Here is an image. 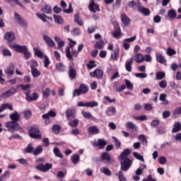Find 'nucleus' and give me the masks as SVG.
<instances>
[{"instance_id":"nucleus-18","label":"nucleus","mask_w":181,"mask_h":181,"mask_svg":"<svg viewBox=\"0 0 181 181\" xmlns=\"http://www.w3.org/2000/svg\"><path fill=\"white\" fill-rule=\"evenodd\" d=\"M101 160L104 163H111V156L107 152H103L101 155Z\"/></svg>"},{"instance_id":"nucleus-28","label":"nucleus","mask_w":181,"mask_h":181,"mask_svg":"<svg viewBox=\"0 0 181 181\" xmlns=\"http://www.w3.org/2000/svg\"><path fill=\"white\" fill-rule=\"evenodd\" d=\"M37 98H39L37 93L36 92H34L33 93H32V95H30L28 98H25V100L29 103H31V101H37Z\"/></svg>"},{"instance_id":"nucleus-15","label":"nucleus","mask_w":181,"mask_h":181,"mask_svg":"<svg viewBox=\"0 0 181 181\" xmlns=\"http://www.w3.org/2000/svg\"><path fill=\"white\" fill-rule=\"evenodd\" d=\"M15 93H16V89L15 88H11L6 92L1 93L0 98H8V97H11V95H13Z\"/></svg>"},{"instance_id":"nucleus-42","label":"nucleus","mask_w":181,"mask_h":181,"mask_svg":"<svg viewBox=\"0 0 181 181\" xmlns=\"http://www.w3.org/2000/svg\"><path fill=\"white\" fill-rule=\"evenodd\" d=\"M53 152H54L55 156H57V158H61L62 159L63 154H62V153L60 152V149H59V148H57V147L54 148Z\"/></svg>"},{"instance_id":"nucleus-19","label":"nucleus","mask_w":181,"mask_h":181,"mask_svg":"<svg viewBox=\"0 0 181 181\" xmlns=\"http://www.w3.org/2000/svg\"><path fill=\"white\" fill-rule=\"evenodd\" d=\"M131 155V150L129 148L124 149L119 156V159H129L128 156Z\"/></svg>"},{"instance_id":"nucleus-57","label":"nucleus","mask_w":181,"mask_h":181,"mask_svg":"<svg viewBox=\"0 0 181 181\" xmlns=\"http://www.w3.org/2000/svg\"><path fill=\"white\" fill-rule=\"evenodd\" d=\"M81 114H82L83 117H84V118H87L88 119L93 118V115H91V113H90L88 112L82 111Z\"/></svg>"},{"instance_id":"nucleus-56","label":"nucleus","mask_w":181,"mask_h":181,"mask_svg":"<svg viewBox=\"0 0 181 181\" xmlns=\"http://www.w3.org/2000/svg\"><path fill=\"white\" fill-rule=\"evenodd\" d=\"M138 139L139 141H141V142H143V144H148V140L146 139V138L145 137V135L144 134H140L138 136Z\"/></svg>"},{"instance_id":"nucleus-44","label":"nucleus","mask_w":181,"mask_h":181,"mask_svg":"<svg viewBox=\"0 0 181 181\" xmlns=\"http://www.w3.org/2000/svg\"><path fill=\"white\" fill-rule=\"evenodd\" d=\"M124 81H125V86L127 90H134V84L131 83V81L128 79H124Z\"/></svg>"},{"instance_id":"nucleus-40","label":"nucleus","mask_w":181,"mask_h":181,"mask_svg":"<svg viewBox=\"0 0 181 181\" xmlns=\"http://www.w3.org/2000/svg\"><path fill=\"white\" fill-rule=\"evenodd\" d=\"M115 56V57H114ZM119 57V49H115L114 51V54H111L110 58L112 59V60H118Z\"/></svg>"},{"instance_id":"nucleus-55","label":"nucleus","mask_w":181,"mask_h":181,"mask_svg":"<svg viewBox=\"0 0 181 181\" xmlns=\"http://www.w3.org/2000/svg\"><path fill=\"white\" fill-rule=\"evenodd\" d=\"M36 16H37V18H39V19H40L41 21H42V22H47V18H46V14L43 13V15L40 14V13H36Z\"/></svg>"},{"instance_id":"nucleus-53","label":"nucleus","mask_w":181,"mask_h":181,"mask_svg":"<svg viewBox=\"0 0 181 181\" xmlns=\"http://www.w3.org/2000/svg\"><path fill=\"white\" fill-rule=\"evenodd\" d=\"M42 95L44 98H49V95H50V88H47L45 90H43Z\"/></svg>"},{"instance_id":"nucleus-46","label":"nucleus","mask_w":181,"mask_h":181,"mask_svg":"<svg viewBox=\"0 0 181 181\" xmlns=\"http://www.w3.org/2000/svg\"><path fill=\"white\" fill-rule=\"evenodd\" d=\"M78 125V119H75L70 122H69V126L71 127L72 128H77V126Z\"/></svg>"},{"instance_id":"nucleus-29","label":"nucleus","mask_w":181,"mask_h":181,"mask_svg":"<svg viewBox=\"0 0 181 181\" xmlns=\"http://www.w3.org/2000/svg\"><path fill=\"white\" fill-rule=\"evenodd\" d=\"M5 73L8 75H13L15 74V65L13 64H11L5 70Z\"/></svg>"},{"instance_id":"nucleus-31","label":"nucleus","mask_w":181,"mask_h":181,"mask_svg":"<svg viewBox=\"0 0 181 181\" xmlns=\"http://www.w3.org/2000/svg\"><path fill=\"white\" fill-rule=\"evenodd\" d=\"M56 70H57V71H59L60 73H63L66 71V66L62 62L58 63L56 65Z\"/></svg>"},{"instance_id":"nucleus-59","label":"nucleus","mask_w":181,"mask_h":181,"mask_svg":"<svg viewBox=\"0 0 181 181\" xmlns=\"http://www.w3.org/2000/svg\"><path fill=\"white\" fill-rule=\"evenodd\" d=\"M39 66V64L37 63V61L33 59L31 61V64L30 66L31 70L33 69H36V67H37Z\"/></svg>"},{"instance_id":"nucleus-3","label":"nucleus","mask_w":181,"mask_h":181,"mask_svg":"<svg viewBox=\"0 0 181 181\" xmlns=\"http://www.w3.org/2000/svg\"><path fill=\"white\" fill-rule=\"evenodd\" d=\"M6 128H8V130L10 132H15V131H22L23 128L19 126V123L16 122H8L6 123Z\"/></svg>"},{"instance_id":"nucleus-7","label":"nucleus","mask_w":181,"mask_h":181,"mask_svg":"<svg viewBox=\"0 0 181 181\" xmlns=\"http://www.w3.org/2000/svg\"><path fill=\"white\" fill-rule=\"evenodd\" d=\"M51 118H54L56 117V112H54L52 110H50L48 113L44 114L42 116V119H45V125H49V124L52 123Z\"/></svg>"},{"instance_id":"nucleus-20","label":"nucleus","mask_w":181,"mask_h":181,"mask_svg":"<svg viewBox=\"0 0 181 181\" xmlns=\"http://www.w3.org/2000/svg\"><path fill=\"white\" fill-rule=\"evenodd\" d=\"M134 63V58H130L127 61H126L125 63V69L127 71H129V73H131L132 71V64Z\"/></svg>"},{"instance_id":"nucleus-41","label":"nucleus","mask_w":181,"mask_h":181,"mask_svg":"<svg viewBox=\"0 0 181 181\" xmlns=\"http://www.w3.org/2000/svg\"><path fill=\"white\" fill-rule=\"evenodd\" d=\"M42 11L47 14L52 13V6L49 5H45L44 7L42 8Z\"/></svg>"},{"instance_id":"nucleus-14","label":"nucleus","mask_w":181,"mask_h":181,"mask_svg":"<svg viewBox=\"0 0 181 181\" xmlns=\"http://www.w3.org/2000/svg\"><path fill=\"white\" fill-rule=\"evenodd\" d=\"M93 146H98L99 149H104L107 145V141L103 139H98L97 141H93Z\"/></svg>"},{"instance_id":"nucleus-6","label":"nucleus","mask_w":181,"mask_h":181,"mask_svg":"<svg viewBox=\"0 0 181 181\" xmlns=\"http://www.w3.org/2000/svg\"><path fill=\"white\" fill-rule=\"evenodd\" d=\"M69 78L70 80H74L77 77V71L76 70V66H74V62H71L69 64Z\"/></svg>"},{"instance_id":"nucleus-1","label":"nucleus","mask_w":181,"mask_h":181,"mask_svg":"<svg viewBox=\"0 0 181 181\" xmlns=\"http://www.w3.org/2000/svg\"><path fill=\"white\" fill-rule=\"evenodd\" d=\"M121 165V170L123 172H127L129 170L131 165H132V161L129 158H119Z\"/></svg>"},{"instance_id":"nucleus-26","label":"nucleus","mask_w":181,"mask_h":181,"mask_svg":"<svg viewBox=\"0 0 181 181\" xmlns=\"http://www.w3.org/2000/svg\"><path fill=\"white\" fill-rule=\"evenodd\" d=\"M43 39L46 42L47 45L49 46V47H54V42L53 41V40H52V38H50V37L47 35H44Z\"/></svg>"},{"instance_id":"nucleus-24","label":"nucleus","mask_w":181,"mask_h":181,"mask_svg":"<svg viewBox=\"0 0 181 181\" xmlns=\"http://www.w3.org/2000/svg\"><path fill=\"white\" fill-rule=\"evenodd\" d=\"M10 119H11V122H18L19 121L21 116L17 112H14L13 114H11L9 115Z\"/></svg>"},{"instance_id":"nucleus-47","label":"nucleus","mask_w":181,"mask_h":181,"mask_svg":"<svg viewBox=\"0 0 181 181\" xmlns=\"http://www.w3.org/2000/svg\"><path fill=\"white\" fill-rule=\"evenodd\" d=\"M156 80H163V78H165V74L163 71H158L156 73Z\"/></svg>"},{"instance_id":"nucleus-13","label":"nucleus","mask_w":181,"mask_h":181,"mask_svg":"<svg viewBox=\"0 0 181 181\" xmlns=\"http://www.w3.org/2000/svg\"><path fill=\"white\" fill-rule=\"evenodd\" d=\"M141 2L138 1L137 6H138L139 12H140L141 13H143L144 16H149V15H151V10H149V8H148L141 6Z\"/></svg>"},{"instance_id":"nucleus-37","label":"nucleus","mask_w":181,"mask_h":181,"mask_svg":"<svg viewBox=\"0 0 181 181\" xmlns=\"http://www.w3.org/2000/svg\"><path fill=\"white\" fill-rule=\"evenodd\" d=\"M113 37H115V39H119L121 37V28H117L116 30L112 33Z\"/></svg>"},{"instance_id":"nucleus-52","label":"nucleus","mask_w":181,"mask_h":181,"mask_svg":"<svg viewBox=\"0 0 181 181\" xmlns=\"http://www.w3.org/2000/svg\"><path fill=\"white\" fill-rule=\"evenodd\" d=\"M117 176L118 177L119 181H127V178H125L124 176V173H122V171H119Z\"/></svg>"},{"instance_id":"nucleus-48","label":"nucleus","mask_w":181,"mask_h":181,"mask_svg":"<svg viewBox=\"0 0 181 181\" xmlns=\"http://www.w3.org/2000/svg\"><path fill=\"white\" fill-rule=\"evenodd\" d=\"M86 107H90V108H94V107H98V103L95 101H90L86 103Z\"/></svg>"},{"instance_id":"nucleus-58","label":"nucleus","mask_w":181,"mask_h":181,"mask_svg":"<svg viewBox=\"0 0 181 181\" xmlns=\"http://www.w3.org/2000/svg\"><path fill=\"white\" fill-rule=\"evenodd\" d=\"M50 64V59H49V57L47 56H45V59H44V67L47 69Z\"/></svg>"},{"instance_id":"nucleus-16","label":"nucleus","mask_w":181,"mask_h":181,"mask_svg":"<svg viewBox=\"0 0 181 181\" xmlns=\"http://www.w3.org/2000/svg\"><path fill=\"white\" fill-rule=\"evenodd\" d=\"M91 77H97V78H103L104 72L101 69H95L94 71L90 73Z\"/></svg>"},{"instance_id":"nucleus-2","label":"nucleus","mask_w":181,"mask_h":181,"mask_svg":"<svg viewBox=\"0 0 181 181\" xmlns=\"http://www.w3.org/2000/svg\"><path fill=\"white\" fill-rule=\"evenodd\" d=\"M88 93V86L81 83L78 89L74 90L73 97H79L81 94H87Z\"/></svg>"},{"instance_id":"nucleus-39","label":"nucleus","mask_w":181,"mask_h":181,"mask_svg":"<svg viewBox=\"0 0 181 181\" xmlns=\"http://www.w3.org/2000/svg\"><path fill=\"white\" fill-rule=\"evenodd\" d=\"M25 153H33L35 152V147L32 146V144H29L26 148H25Z\"/></svg>"},{"instance_id":"nucleus-10","label":"nucleus","mask_w":181,"mask_h":181,"mask_svg":"<svg viewBox=\"0 0 181 181\" xmlns=\"http://www.w3.org/2000/svg\"><path fill=\"white\" fill-rule=\"evenodd\" d=\"M4 39H6V41H8V47H10V45H15L12 44V42L16 39V36L15 35V33L12 31L7 32L4 35Z\"/></svg>"},{"instance_id":"nucleus-21","label":"nucleus","mask_w":181,"mask_h":181,"mask_svg":"<svg viewBox=\"0 0 181 181\" xmlns=\"http://www.w3.org/2000/svg\"><path fill=\"white\" fill-rule=\"evenodd\" d=\"M105 114L107 117H112V115L117 114V110L114 107H108L105 111Z\"/></svg>"},{"instance_id":"nucleus-45","label":"nucleus","mask_w":181,"mask_h":181,"mask_svg":"<svg viewBox=\"0 0 181 181\" xmlns=\"http://www.w3.org/2000/svg\"><path fill=\"white\" fill-rule=\"evenodd\" d=\"M168 15L170 19H175L176 18V11L170 9L168 11Z\"/></svg>"},{"instance_id":"nucleus-34","label":"nucleus","mask_w":181,"mask_h":181,"mask_svg":"<svg viewBox=\"0 0 181 181\" xmlns=\"http://www.w3.org/2000/svg\"><path fill=\"white\" fill-rule=\"evenodd\" d=\"M71 160L74 165H77L80 162V156L78 154H74L71 158Z\"/></svg>"},{"instance_id":"nucleus-64","label":"nucleus","mask_w":181,"mask_h":181,"mask_svg":"<svg viewBox=\"0 0 181 181\" xmlns=\"http://www.w3.org/2000/svg\"><path fill=\"white\" fill-rule=\"evenodd\" d=\"M142 181H156V179L152 178V175H148L147 178H144Z\"/></svg>"},{"instance_id":"nucleus-51","label":"nucleus","mask_w":181,"mask_h":181,"mask_svg":"<svg viewBox=\"0 0 181 181\" xmlns=\"http://www.w3.org/2000/svg\"><path fill=\"white\" fill-rule=\"evenodd\" d=\"M86 66L89 70H91L94 67H97V64H95V61H89V63L86 64Z\"/></svg>"},{"instance_id":"nucleus-8","label":"nucleus","mask_w":181,"mask_h":181,"mask_svg":"<svg viewBox=\"0 0 181 181\" xmlns=\"http://www.w3.org/2000/svg\"><path fill=\"white\" fill-rule=\"evenodd\" d=\"M14 21L18 23L20 26H23V28L28 26V21L16 12L14 13Z\"/></svg>"},{"instance_id":"nucleus-17","label":"nucleus","mask_w":181,"mask_h":181,"mask_svg":"<svg viewBox=\"0 0 181 181\" xmlns=\"http://www.w3.org/2000/svg\"><path fill=\"white\" fill-rule=\"evenodd\" d=\"M121 21L125 26H129V23H131V18H129L126 13H122L121 15Z\"/></svg>"},{"instance_id":"nucleus-12","label":"nucleus","mask_w":181,"mask_h":181,"mask_svg":"<svg viewBox=\"0 0 181 181\" xmlns=\"http://www.w3.org/2000/svg\"><path fill=\"white\" fill-rule=\"evenodd\" d=\"M88 9L90 11V12H93V13H95V12H100V5L95 4V1L94 0H91L90 3L88 5Z\"/></svg>"},{"instance_id":"nucleus-60","label":"nucleus","mask_w":181,"mask_h":181,"mask_svg":"<svg viewBox=\"0 0 181 181\" xmlns=\"http://www.w3.org/2000/svg\"><path fill=\"white\" fill-rule=\"evenodd\" d=\"M167 54H168V56H175V54H176V50L168 47L167 50Z\"/></svg>"},{"instance_id":"nucleus-5","label":"nucleus","mask_w":181,"mask_h":181,"mask_svg":"<svg viewBox=\"0 0 181 181\" xmlns=\"http://www.w3.org/2000/svg\"><path fill=\"white\" fill-rule=\"evenodd\" d=\"M70 43L69 47H66V57H67V59L69 60H74V58H73V56H71V51L70 50V49H71V50H73V47H74V46H76V45H77V42L74 40H73L72 39H69Z\"/></svg>"},{"instance_id":"nucleus-38","label":"nucleus","mask_w":181,"mask_h":181,"mask_svg":"<svg viewBox=\"0 0 181 181\" xmlns=\"http://www.w3.org/2000/svg\"><path fill=\"white\" fill-rule=\"evenodd\" d=\"M74 21L79 26H83V25H84V23H83V21H81V19L80 18V16L78 14H76L75 15V16H74Z\"/></svg>"},{"instance_id":"nucleus-54","label":"nucleus","mask_w":181,"mask_h":181,"mask_svg":"<svg viewBox=\"0 0 181 181\" xmlns=\"http://www.w3.org/2000/svg\"><path fill=\"white\" fill-rule=\"evenodd\" d=\"M52 129L53 132H54V134H59V132H60V129H61L60 125L54 124V126H52Z\"/></svg>"},{"instance_id":"nucleus-30","label":"nucleus","mask_w":181,"mask_h":181,"mask_svg":"<svg viewBox=\"0 0 181 181\" xmlns=\"http://www.w3.org/2000/svg\"><path fill=\"white\" fill-rule=\"evenodd\" d=\"M54 20L55 23H57L58 25H63V23H64L63 17L61 16H57L56 14H54Z\"/></svg>"},{"instance_id":"nucleus-33","label":"nucleus","mask_w":181,"mask_h":181,"mask_svg":"<svg viewBox=\"0 0 181 181\" xmlns=\"http://www.w3.org/2000/svg\"><path fill=\"white\" fill-rule=\"evenodd\" d=\"M31 74L34 78H37V77H40V71L37 70V68L31 69Z\"/></svg>"},{"instance_id":"nucleus-27","label":"nucleus","mask_w":181,"mask_h":181,"mask_svg":"<svg viewBox=\"0 0 181 181\" xmlns=\"http://www.w3.org/2000/svg\"><path fill=\"white\" fill-rule=\"evenodd\" d=\"M88 132L89 134H91V135H97L100 134V129L95 126H92L88 129Z\"/></svg>"},{"instance_id":"nucleus-43","label":"nucleus","mask_w":181,"mask_h":181,"mask_svg":"<svg viewBox=\"0 0 181 181\" xmlns=\"http://www.w3.org/2000/svg\"><path fill=\"white\" fill-rule=\"evenodd\" d=\"M101 173H104V175H106V176H111L112 173L110 169L107 168L103 167L100 169Z\"/></svg>"},{"instance_id":"nucleus-50","label":"nucleus","mask_w":181,"mask_h":181,"mask_svg":"<svg viewBox=\"0 0 181 181\" xmlns=\"http://www.w3.org/2000/svg\"><path fill=\"white\" fill-rule=\"evenodd\" d=\"M133 156L136 159H138V160H141V162H145V160L144 159V156H142L141 154L138 153L137 152H133Z\"/></svg>"},{"instance_id":"nucleus-36","label":"nucleus","mask_w":181,"mask_h":181,"mask_svg":"<svg viewBox=\"0 0 181 181\" xmlns=\"http://www.w3.org/2000/svg\"><path fill=\"white\" fill-rule=\"evenodd\" d=\"M95 49H101L104 47V41L103 40H100L99 41H97L94 45Z\"/></svg>"},{"instance_id":"nucleus-49","label":"nucleus","mask_w":181,"mask_h":181,"mask_svg":"<svg viewBox=\"0 0 181 181\" xmlns=\"http://www.w3.org/2000/svg\"><path fill=\"white\" fill-rule=\"evenodd\" d=\"M156 132L158 135H163L166 131L165 130V127L163 126H160L157 128Z\"/></svg>"},{"instance_id":"nucleus-61","label":"nucleus","mask_w":181,"mask_h":181,"mask_svg":"<svg viewBox=\"0 0 181 181\" xmlns=\"http://www.w3.org/2000/svg\"><path fill=\"white\" fill-rule=\"evenodd\" d=\"M114 88H115L116 91H117V93H122L123 90L127 88V86L125 85H122L121 87L118 88L116 85H115Z\"/></svg>"},{"instance_id":"nucleus-63","label":"nucleus","mask_w":181,"mask_h":181,"mask_svg":"<svg viewBox=\"0 0 181 181\" xmlns=\"http://www.w3.org/2000/svg\"><path fill=\"white\" fill-rule=\"evenodd\" d=\"M126 127L127 128H128L129 129H134L135 128V124H134V122H128L126 124Z\"/></svg>"},{"instance_id":"nucleus-23","label":"nucleus","mask_w":181,"mask_h":181,"mask_svg":"<svg viewBox=\"0 0 181 181\" xmlns=\"http://www.w3.org/2000/svg\"><path fill=\"white\" fill-rule=\"evenodd\" d=\"M133 60L136 63H142L144 62V55L140 53H136L133 57Z\"/></svg>"},{"instance_id":"nucleus-11","label":"nucleus","mask_w":181,"mask_h":181,"mask_svg":"<svg viewBox=\"0 0 181 181\" xmlns=\"http://www.w3.org/2000/svg\"><path fill=\"white\" fill-rule=\"evenodd\" d=\"M52 166L53 165L50 163H46L45 165L40 163L35 166V169H37V170H40V172H43L45 173V172H47V170H50Z\"/></svg>"},{"instance_id":"nucleus-4","label":"nucleus","mask_w":181,"mask_h":181,"mask_svg":"<svg viewBox=\"0 0 181 181\" xmlns=\"http://www.w3.org/2000/svg\"><path fill=\"white\" fill-rule=\"evenodd\" d=\"M28 135L32 139H42V134H40V130L39 129L31 127Z\"/></svg>"},{"instance_id":"nucleus-25","label":"nucleus","mask_w":181,"mask_h":181,"mask_svg":"<svg viewBox=\"0 0 181 181\" xmlns=\"http://www.w3.org/2000/svg\"><path fill=\"white\" fill-rule=\"evenodd\" d=\"M181 131V124L179 122H175L173 124V128L172 129L173 134H176Z\"/></svg>"},{"instance_id":"nucleus-22","label":"nucleus","mask_w":181,"mask_h":181,"mask_svg":"<svg viewBox=\"0 0 181 181\" xmlns=\"http://www.w3.org/2000/svg\"><path fill=\"white\" fill-rule=\"evenodd\" d=\"M65 114L68 119H73L76 117V110L69 109L66 111Z\"/></svg>"},{"instance_id":"nucleus-35","label":"nucleus","mask_w":181,"mask_h":181,"mask_svg":"<svg viewBox=\"0 0 181 181\" xmlns=\"http://www.w3.org/2000/svg\"><path fill=\"white\" fill-rule=\"evenodd\" d=\"M43 152V146H38L35 149L34 148L33 155L35 156H37V155H40Z\"/></svg>"},{"instance_id":"nucleus-9","label":"nucleus","mask_w":181,"mask_h":181,"mask_svg":"<svg viewBox=\"0 0 181 181\" xmlns=\"http://www.w3.org/2000/svg\"><path fill=\"white\" fill-rule=\"evenodd\" d=\"M10 49H15L17 53H22L23 54L25 52H28V47L26 45H10Z\"/></svg>"},{"instance_id":"nucleus-32","label":"nucleus","mask_w":181,"mask_h":181,"mask_svg":"<svg viewBox=\"0 0 181 181\" xmlns=\"http://www.w3.org/2000/svg\"><path fill=\"white\" fill-rule=\"evenodd\" d=\"M156 61L161 64H163L166 62L165 57L162 54L156 53Z\"/></svg>"},{"instance_id":"nucleus-62","label":"nucleus","mask_w":181,"mask_h":181,"mask_svg":"<svg viewBox=\"0 0 181 181\" xmlns=\"http://www.w3.org/2000/svg\"><path fill=\"white\" fill-rule=\"evenodd\" d=\"M3 55L4 56H8L11 57L12 56V52L8 49H3Z\"/></svg>"}]
</instances>
